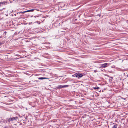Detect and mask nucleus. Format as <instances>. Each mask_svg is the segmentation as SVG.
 <instances>
[{"mask_svg": "<svg viewBox=\"0 0 128 128\" xmlns=\"http://www.w3.org/2000/svg\"><path fill=\"white\" fill-rule=\"evenodd\" d=\"M18 119V117L17 116H16L15 117L8 118L6 119V120H2L1 121V122H2V123H4L5 122H6V123H7V121H8V124H9L10 121L16 120Z\"/></svg>", "mask_w": 128, "mask_h": 128, "instance_id": "nucleus-1", "label": "nucleus"}, {"mask_svg": "<svg viewBox=\"0 0 128 128\" xmlns=\"http://www.w3.org/2000/svg\"><path fill=\"white\" fill-rule=\"evenodd\" d=\"M72 76L76 78H79L82 77L83 75L82 74H80L78 72L73 75Z\"/></svg>", "mask_w": 128, "mask_h": 128, "instance_id": "nucleus-2", "label": "nucleus"}, {"mask_svg": "<svg viewBox=\"0 0 128 128\" xmlns=\"http://www.w3.org/2000/svg\"><path fill=\"white\" fill-rule=\"evenodd\" d=\"M68 86L67 85L62 86L61 85H60L58 87H57V88L60 89L64 87H67Z\"/></svg>", "mask_w": 128, "mask_h": 128, "instance_id": "nucleus-3", "label": "nucleus"}, {"mask_svg": "<svg viewBox=\"0 0 128 128\" xmlns=\"http://www.w3.org/2000/svg\"><path fill=\"white\" fill-rule=\"evenodd\" d=\"M109 65V64L108 63H105L102 64V67H104V68H105L107 67Z\"/></svg>", "mask_w": 128, "mask_h": 128, "instance_id": "nucleus-4", "label": "nucleus"}, {"mask_svg": "<svg viewBox=\"0 0 128 128\" xmlns=\"http://www.w3.org/2000/svg\"><path fill=\"white\" fill-rule=\"evenodd\" d=\"M47 78H44V77H40V78H38V79L41 80L47 79Z\"/></svg>", "mask_w": 128, "mask_h": 128, "instance_id": "nucleus-5", "label": "nucleus"}, {"mask_svg": "<svg viewBox=\"0 0 128 128\" xmlns=\"http://www.w3.org/2000/svg\"><path fill=\"white\" fill-rule=\"evenodd\" d=\"M34 10V9H32L31 10H29L26 11L27 12H33Z\"/></svg>", "mask_w": 128, "mask_h": 128, "instance_id": "nucleus-6", "label": "nucleus"}, {"mask_svg": "<svg viewBox=\"0 0 128 128\" xmlns=\"http://www.w3.org/2000/svg\"><path fill=\"white\" fill-rule=\"evenodd\" d=\"M26 12V11H24V12H18V13H17V14H18V13H19V14H20V13H21V14H23L24 13H25V12Z\"/></svg>", "mask_w": 128, "mask_h": 128, "instance_id": "nucleus-7", "label": "nucleus"}, {"mask_svg": "<svg viewBox=\"0 0 128 128\" xmlns=\"http://www.w3.org/2000/svg\"><path fill=\"white\" fill-rule=\"evenodd\" d=\"M93 88L94 89V90H96V89H97V90H98L100 88H99V87H93Z\"/></svg>", "mask_w": 128, "mask_h": 128, "instance_id": "nucleus-8", "label": "nucleus"}, {"mask_svg": "<svg viewBox=\"0 0 128 128\" xmlns=\"http://www.w3.org/2000/svg\"><path fill=\"white\" fill-rule=\"evenodd\" d=\"M118 126V124H116L115 125H114V126H113L112 128H116Z\"/></svg>", "mask_w": 128, "mask_h": 128, "instance_id": "nucleus-9", "label": "nucleus"}, {"mask_svg": "<svg viewBox=\"0 0 128 128\" xmlns=\"http://www.w3.org/2000/svg\"><path fill=\"white\" fill-rule=\"evenodd\" d=\"M100 68H104V67H102V64L100 66Z\"/></svg>", "mask_w": 128, "mask_h": 128, "instance_id": "nucleus-10", "label": "nucleus"}, {"mask_svg": "<svg viewBox=\"0 0 128 128\" xmlns=\"http://www.w3.org/2000/svg\"><path fill=\"white\" fill-rule=\"evenodd\" d=\"M4 3V2H0V5L1 4H3Z\"/></svg>", "mask_w": 128, "mask_h": 128, "instance_id": "nucleus-11", "label": "nucleus"}, {"mask_svg": "<svg viewBox=\"0 0 128 128\" xmlns=\"http://www.w3.org/2000/svg\"><path fill=\"white\" fill-rule=\"evenodd\" d=\"M4 32V33L5 34H6V32Z\"/></svg>", "mask_w": 128, "mask_h": 128, "instance_id": "nucleus-12", "label": "nucleus"}, {"mask_svg": "<svg viewBox=\"0 0 128 128\" xmlns=\"http://www.w3.org/2000/svg\"><path fill=\"white\" fill-rule=\"evenodd\" d=\"M5 128H9V127L8 126H6V127H5Z\"/></svg>", "mask_w": 128, "mask_h": 128, "instance_id": "nucleus-13", "label": "nucleus"}, {"mask_svg": "<svg viewBox=\"0 0 128 128\" xmlns=\"http://www.w3.org/2000/svg\"><path fill=\"white\" fill-rule=\"evenodd\" d=\"M2 44V43L0 42V45Z\"/></svg>", "mask_w": 128, "mask_h": 128, "instance_id": "nucleus-14", "label": "nucleus"}, {"mask_svg": "<svg viewBox=\"0 0 128 128\" xmlns=\"http://www.w3.org/2000/svg\"><path fill=\"white\" fill-rule=\"evenodd\" d=\"M62 32H64V31H62Z\"/></svg>", "mask_w": 128, "mask_h": 128, "instance_id": "nucleus-15", "label": "nucleus"}]
</instances>
